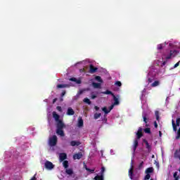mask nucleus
<instances>
[{
    "label": "nucleus",
    "instance_id": "26",
    "mask_svg": "<svg viewBox=\"0 0 180 180\" xmlns=\"http://www.w3.org/2000/svg\"><path fill=\"white\" fill-rule=\"evenodd\" d=\"M95 79L96 81H98V82H101V84L103 82V80H102V78L101 77V76H96Z\"/></svg>",
    "mask_w": 180,
    "mask_h": 180
},
{
    "label": "nucleus",
    "instance_id": "54",
    "mask_svg": "<svg viewBox=\"0 0 180 180\" xmlns=\"http://www.w3.org/2000/svg\"><path fill=\"white\" fill-rule=\"evenodd\" d=\"M60 101V102H63V101H64V98H63V97H61Z\"/></svg>",
    "mask_w": 180,
    "mask_h": 180
},
{
    "label": "nucleus",
    "instance_id": "31",
    "mask_svg": "<svg viewBox=\"0 0 180 180\" xmlns=\"http://www.w3.org/2000/svg\"><path fill=\"white\" fill-rule=\"evenodd\" d=\"M83 101L85 103H87L88 105H91V100H89V98H85Z\"/></svg>",
    "mask_w": 180,
    "mask_h": 180
},
{
    "label": "nucleus",
    "instance_id": "16",
    "mask_svg": "<svg viewBox=\"0 0 180 180\" xmlns=\"http://www.w3.org/2000/svg\"><path fill=\"white\" fill-rule=\"evenodd\" d=\"M92 86L93 88H95L96 89H101L102 88L101 86V83L93 82Z\"/></svg>",
    "mask_w": 180,
    "mask_h": 180
},
{
    "label": "nucleus",
    "instance_id": "13",
    "mask_svg": "<svg viewBox=\"0 0 180 180\" xmlns=\"http://www.w3.org/2000/svg\"><path fill=\"white\" fill-rule=\"evenodd\" d=\"M67 115L68 116H72V115H75V111H74V110L72 108H69L67 111Z\"/></svg>",
    "mask_w": 180,
    "mask_h": 180
},
{
    "label": "nucleus",
    "instance_id": "52",
    "mask_svg": "<svg viewBox=\"0 0 180 180\" xmlns=\"http://www.w3.org/2000/svg\"><path fill=\"white\" fill-rule=\"evenodd\" d=\"M159 136H160V137H161L162 136V133L160 131H159Z\"/></svg>",
    "mask_w": 180,
    "mask_h": 180
},
{
    "label": "nucleus",
    "instance_id": "9",
    "mask_svg": "<svg viewBox=\"0 0 180 180\" xmlns=\"http://www.w3.org/2000/svg\"><path fill=\"white\" fill-rule=\"evenodd\" d=\"M71 86L70 84H59L56 86L58 89H61L63 88H70Z\"/></svg>",
    "mask_w": 180,
    "mask_h": 180
},
{
    "label": "nucleus",
    "instance_id": "15",
    "mask_svg": "<svg viewBox=\"0 0 180 180\" xmlns=\"http://www.w3.org/2000/svg\"><path fill=\"white\" fill-rule=\"evenodd\" d=\"M60 161H64L65 160H67V153H60L59 155Z\"/></svg>",
    "mask_w": 180,
    "mask_h": 180
},
{
    "label": "nucleus",
    "instance_id": "18",
    "mask_svg": "<svg viewBox=\"0 0 180 180\" xmlns=\"http://www.w3.org/2000/svg\"><path fill=\"white\" fill-rule=\"evenodd\" d=\"M81 144V143L79 141H70V146L72 147H75V146H79Z\"/></svg>",
    "mask_w": 180,
    "mask_h": 180
},
{
    "label": "nucleus",
    "instance_id": "25",
    "mask_svg": "<svg viewBox=\"0 0 180 180\" xmlns=\"http://www.w3.org/2000/svg\"><path fill=\"white\" fill-rule=\"evenodd\" d=\"M172 127H173V131H176V130H178V129L176 128V124H175V121H174V120H172Z\"/></svg>",
    "mask_w": 180,
    "mask_h": 180
},
{
    "label": "nucleus",
    "instance_id": "42",
    "mask_svg": "<svg viewBox=\"0 0 180 180\" xmlns=\"http://www.w3.org/2000/svg\"><path fill=\"white\" fill-rule=\"evenodd\" d=\"M65 94H67L65 90L63 91V92L60 94L61 98H64V96L65 95Z\"/></svg>",
    "mask_w": 180,
    "mask_h": 180
},
{
    "label": "nucleus",
    "instance_id": "38",
    "mask_svg": "<svg viewBox=\"0 0 180 180\" xmlns=\"http://www.w3.org/2000/svg\"><path fill=\"white\" fill-rule=\"evenodd\" d=\"M117 86H122V82L120 81H117L115 84Z\"/></svg>",
    "mask_w": 180,
    "mask_h": 180
},
{
    "label": "nucleus",
    "instance_id": "43",
    "mask_svg": "<svg viewBox=\"0 0 180 180\" xmlns=\"http://www.w3.org/2000/svg\"><path fill=\"white\" fill-rule=\"evenodd\" d=\"M56 109L58 112H63V108H61V106H57Z\"/></svg>",
    "mask_w": 180,
    "mask_h": 180
},
{
    "label": "nucleus",
    "instance_id": "27",
    "mask_svg": "<svg viewBox=\"0 0 180 180\" xmlns=\"http://www.w3.org/2000/svg\"><path fill=\"white\" fill-rule=\"evenodd\" d=\"M63 165L64 167V168L65 169H67L68 168V160H65L63 162Z\"/></svg>",
    "mask_w": 180,
    "mask_h": 180
},
{
    "label": "nucleus",
    "instance_id": "17",
    "mask_svg": "<svg viewBox=\"0 0 180 180\" xmlns=\"http://www.w3.org/2000/svg\"><path fill=\"white\" fill-rule=\"evenodd\" d=\"M78 127H84V120H82V117L79 118L78 122H77Z\"/></svg>",
    "mask_w": 180,
    "mask_h": 180
},
{
    "label": "nucleus",
    "instance_id": "30",
    "mask_svg": "<svg viewBox=\"0 0 180 180\" xmlns=\"http://www.w3.org/2000/svg\"><path fill=\"white\" fill-rule=\"evenodd\" d=\"M174 157L175 158H179V160H180V153L179 151L176 150L174 153Z\"/></svg>",
    "mask_w": 180,
    "mask_h": 180
},
{
    "label": "nucleus",
    "instance_id": "21",
    "mask_svg": "<svg viewBox=\"0 0 180 180\" xmlns=\"http://www.w3.org/2000/svg\"><path fill=\"white\" fill-rule=\"evenodd\" d=\"M112 97H113V100H114L113 105H115V106L117 105H119V103H120V102H119V98H117L116 97V96H115V95H114Z\"/></svg>",
    "mask_w": 180,
    "mask_h": 180
},
{
    "label": "nucleus",
    "instance_id": "6",
    "mask_svg": "<svg viewBox=\"0 0 180 180\" xmlns=\"http://www.w3.org/2000/svg\"><path fill=\"white\" fill-rule=\"evenodd\" d=\"M179 51L177 50H171L170 51V53L169 55H168L167 57H166V60H169L171 59L172 57H175L177 54H179Z\"/></svg>",
    "mask_w": 180,
    "mask_h": 180
},
{
    "label": "nucleus",
    "instance_id": "46",
    "mask_svg": "<svg viewBox=\"0 0 180 180\" xmlns=\"http://www.w3.org/2000/svg\"><path fill=\"white\" fill-rule=\"evenodd\" d=\"M148 82L149 84L151 83V82H153V79L148 78Z\"/></svg>",
    "mask_w": 180,
    "mask_h": 180
},
{
    "label": "nucleus",
    "instance_id": "35",
    "mask_svg": "<svg viewBox=\"0 0 180 180\" xmlns=\"http://www.w3.org/2000/svg\"><path fill=\"white\" fill-rule=\"evenodd\" d=\"M180 139V128L177 131V136H176V140H179Z\"/></svg>",
    "mask_w": 180,
    "mask_h": 180
},
{
    "label": "nucleus",
    "instance_id": "44",
    "mask_svg": "<svg viewBox=\"0 0 180 180\" xmlns=\"http://www.w3.org/2000/svg\"><path fill=\"white\" fill-rule=\"evenodd\" d=\"M155 115L156 120H158V110L155 112Z\"/></svg>",
    "mask_w": 180,
    "mask_h": 180
},
{
    "label": "nucleus",
    "instance_id": "58",
    "mask_svg": "<svg viewBox=\"0 0 180 180\" xmlns=\"http://www.w3.org/2000/svg\"><path fill=\"white\" fill-rule=\"evenodd\" d=\"M146 126H148V125L146 124Z\"/></svg>",
    "mask_w": 180,
    "mask_h": 180
},
{
    "label": "nucleus",
    "instance_id": "39",
    "mask_svg": "<svg viewBox=\"0 0 180 180\" xmlns=\"http://www.w3.org/2000/svg\"><path fill=\"white\" fill-rule=\"evenodd\" d=\"M143 165H144V162H141L139 166H138V168L139 169H141V168H143Z\"/></svg>",
    "mask_w": 180,
    "mask_h": 180
},
{
    "label": "nucleus",
    "instance_id": "29",
    "mask_svg": "<svg viewBox=\"0 0 180 180\" xmlns=\"http://www.w3.org/2000/svg\"><path fill=\"white\" fill-rule=\"evenodd\" d=\"M105 167H102L101 171L100 172V175L105 176Z\"/></svg>",
    "mask_w": 180,
    "mask_h": 180
},
{
    "label": "nucleus",
    "instance_id": "33",
    "mask_svg": "<svg viewBox=\"0 0 180 180\" xmlns=\"http://www.w3.org/2000/svg\"><path fill=\"white\" fill-rule=\"evenodd\" d=\"M86 171H87L88 172H90V174H94V172H95V169H89V168H86Z\"/></svg>",
    "mask_w": 180,
    "mask_h": 180
},
{
    "label": "nucleus",
    "instance_id": "3",
    "mask_svg": "<svg viewBox=\"0 0 180 180\" xmlns=\"http://www.w3.org/2000/svg\"><path fill=\"white\" fill-rule=\"evenodd\" d=\"M57 136L53 135L52 137L49 138V144L51 147H54V146H57Z\"/></svg>",
    "mask_w": 180,
    "mask_h": 180
},
{
    "label": "nucleus",
    "instance_id": "11",
    "mask_svg": "<svg viewBox=\"0 0 180 180\" xmlns=\"http://www.w3.org/2000/svg\"><path fill=\"white\" fill-rule=\"evenodd\" d=\"M98 71V68L94 67V65L91 64L89 65V72L90 74H95Z\"/></svg>",
    "mask_w": 180,
    "mask_h": 180
},
{
    "label": "nucleus",
    "instance_id": "7",
    "mask_svg": "<svg viewBox=\"0 0 180 180\" xmlns=\"http://www.w3.org/2000/svg\"><path fill=\"white\" fill-rule=\"evenodd\" d=\"M115 105L112 104L110 107H109V110H108V108L106 107H103L102 108V110L103 112H105V115H108V113H110V110H112L113 109V108H115Z\"/></svg>",
    "mask_w": 180,
    "mask_h": 180
},
{
    "label": "nucleus",
    "instance_id": "10",
    "mask_svg": "<svg viewBox=\"0 0 180 180\" xmlns=\"http://www.w3.org/2000/svg\"><path fill=\"white\" fill-rule=\"evenodd\" d=\"M141 137H143V129L139 127L136 133V139L139 140Z\"/></svg>",
    "mask_w": 180,
    "mask_h": 180
},
{
    "label": "nucleus",
    "instance_id": "32",
    "mask_svg": "<svg viewBox=\"0 0 180 180\" xmlns=\"http://www.w3.org/2000/svg\"><path fill=\"white\" fill-rule=\"evenodd\" d=\"M144 131H145V133H146L147 134H151V129H150V128H146V129H144Z\"/></svg>",
    "mask_w": 180,
    "mask_h": 180
},
{
    "label": "nucleus",
    "instance_id": "50",
    "mask_svg": "<svg viewBox=\"0 0 180 180\" xmlns=\"http://www.w3.org/2000/svg\"><path fill=\"white\" fill-rule=\"evenodd\" d=\"M165 64H167V61H163V63H162V66H164V65H165Z\"/></svg>",
    "mask_w": 180,
    "mask_h": 180
},
{
    "label": "nucleus",
    "instance_id": "48",
    "mask_svg": "<svg viewBox=\"0 0 180 180\" xmlns=\"http://www.w3.org/2000/svg\"><path fill=\"white\" fill-rule=\"evenodd\" d=\"M91 98L92 99L96 98V95H91Z\"/></svg>",
    "mask_w": 180,
    "mask_h": 180
},
{
    "label": "nucleus",
    "instance_id": "55",
    "mask_svg": "<svg viewBox=\"0 0 180 180\" xmlns=\"http://www.w3.org/2000/svg\"><path fill=\"white\" fill-rule=\"evenodd\" d=\"M174 180H179V178H176L174 179Z\"/></svg>",
    "mask_w": 180,
    "mask_h": 180
},
{
    "label": "nucleus",
    "instance_id": "47",
    "mask_svg": "<svg viewBox=\"0 0 180 180\" xmlns=\"http://www.w3.org/2000/svg\"><path fill=\"white\" fill-rule=\"evenodd\" d=\"M154 126L155 128L158 127V124H157V121L154 122Z\"/></svg>",
    "mask_w": 180,
    "mask_h": 180
},
{
    "label": "nucleus",
    "instance_id": "23",
    "mask_svg": "<svg viewBox=\"0 0 180 180\" xmlns=\"http://www.w3.org/2000/svg\"><path fill=\"white\" fill-rule=\"evenodd\" d=\"M143 143H145L146 146V148L148 150H151V146H150V144H148V141H147V140L143 139Z\"/></svg>",
    "mask_w": 180,
    "mask_h": 180
},
{
    "label": "nucleus",
    "instance_id": "5",
    "mask_svg": "<svg viewBox=\"0 0 180 180\" xmlns=\"http://www.w3.org/2000/svg\"><path fill=\"white\" fill-rule=\"evenodd\" d=\"M134 166H133V160L131 161V167L129 170V176L130 179H134Z\"/></svg>",
    "mask_w": 180,
    "mask_h": 180
},
{
    "label": "nucleus",
    "instance_id": "40",
    "mask_svg": "<svg viewBox=\"0 0 180 180\" xmlns=\"http://www.w3.org/2000/svg\"><path fill=\"white\" fill-rule=\"evenodd\" d=\"M179 124H180V117H178L176 120V125L179 126Z\"/></svg>",
    "mask_w": 180,
    "mask_h": 180
},
{
    "label": "nucleus",
    "instance_id": "45",
    "mask_svg": "<svg viewBox=\"0 0 180 180\" xmlns=\"http://www.w3.org/2000/svg\"><path fill=\"white\" fill-rule=\"evenodd\" d=\"M179 63H180V60L174 65V68H176L177 67H179Z\"/></svg>",
    "mask_w": 180,
    "mask_h": 180
},
{
    "label": "nucleus",
    "instance_id": "57",
    "mask_svg": "<svg viewBox=\"0 0 180 180\" xmlns=\"http://www.w3.org/2000/svg\"><path fill=\"white\" fill-rule=\"evenodd\" d=\"M80 94H82V91H80Z\"/></svg>",
    "mask_w": 180,
    "mask_h": 180
},
{
    "label": "nucleus",
    "instance_id": "49",
    "mask_svg": "<svg viewBox=\"0 0 180 180\" xmlns=\"http://www.w3.org/2000/svg\"><path fill=\"white\" fill-rule=\"evenodd\" d=\"M94 109L98 111V110H99V107L96 105V106H94Z\"/></svg>",
    "mask_w": 180,
    "mask_h": 180
},
{
    "label": "nucleus",
    "instance_id": "8",
    "mask_svg": "<svg viewBox=\"0 0 180 180\" xmlns=\"http://www.w3.org/2000/svg\"><path fill=\"white\" fill-rule=\"evenodd\" d=\"M52 115L53 119H55L56 122H57V123H60V122H63L62 120H60V115L57 114L56 111H53L52 112Z\"/></svg>",
    "mask_w": 180,
    "mask_h": 180
},
{
    "label": "nucleus",
    "instance_id": "24",
    "mask_svg": "<svg viewBox=\"0 0 180 180\" xmlns=\"http://www.w3.org/2000/svg\"><path fill=\"white\" fill-rule=\"evenodd\" d=\"M103 94L104 95H111L112 96H115V94H113V93L109 90H106L105 91H103Z\"/></svg>",
    "mask_w": 180,
    "mask_h": 180
},
{
    "label": "nucleus",
    "instance_id": "28",
    "mask_svg": "<svg viewBox=\"0 0 180 180\" xmlns=\"http://www.w3.org/2000/svg\"><path fill=\"white\" fill-rule=\"evenodd\" d=\"M101 116H102V114L96 112L94 114V119H95V120L99 119V117H101Z\"/></svg>",
    "mask_w": 180,
    "mask_h": 180
},
{
    "label": "nucleus",
    "instance_id": "1",
    "mask_svg": "<svg viewBox=\"0 0 180 180\" xmlns=\"http://www.w3.org/2000/svg\"><path fill=\"white\" fill-rule=\"evenodd\" d=\"M56 127V134H58V136H60V137H64V136H65V134L63 130V129L65 127V124H64V122L60 121L59 123H57Z\"/></svg>",
    "mask_w": 180,
    "mask_h": 180
},
{
    "label": "nucleus",
    "instance_id": "53",
    "mask_svg": "<svg viewBox=\"0 0 180 180\" xmlns=\"http://www.w3.org/2000/svg\"><path fill=\"white\" fill-rule=\"evenodd\" d=\"M84 168H85V169L86 170V168H88V167L86 166V165H84Z\"/></svg>",
    "mask_w": 180,
    "mask_h": 180
},
{
    "label": "nucleus",
    "instance_id": "34",
    "mask_svg": "<svg viewBox=\"0 0 180 180\" xmlns=\"http://www.w3.org/2000/svg\"><path fill=\"white\" fill-rule=\"evenodd\" d=\"M143 119L144 123L147 124L148 120H147V117L146 116V114H143Z\"/></svg>",
    "mask_w": 180,
    "mask_h": 180
},
{
    "label": "nucleus",
    "instance_id": "4",
    "mask_svg": "<svg viewBox=\"0 0 180 180\" xmlns=\"http://www.w3.org/2000/svg\"><path fill=\"white\" fill-rule=\"evenodd\" d=\"M44 167L46 169H48L49 171H51V169H54V165L53 162L46 160L44 163Z\"/></svg>",
    "mask_w": 180,
    "mask_h": 180
},
{
    "label": "nucleus",
    "instance_id": "12",
    "mask_svg": "<svg viewBox=\"0 0 180 180\" xmlns=\"http://www.w3.org/2000/svg\"><path fill=\"white\" fill-rule=\"evenodd\" d=\"M137 147H139V139H135L134 141V146H133L134 153H136V150H137Z\"/></svg>",
    "mask_w": 180,
    "mask_h": 180
},
{
    "label": "nucleus",
    "instance_id": "41",
    "mask_svg": "<svg viewBox=\"0 0 180 180\" xmlns=\"http://www.w3.org/2000/svg\"><path fill=\"white\" fill-rule=\"evenodd\" d=\"M173 176L174 179L179 178V176H178V172H175L173 174Z\"/></svg>",
    "mask_w": 180,
    "mask_h": 180
},
{
    "label": "nucleus",
    "instance_id": "51",
    "mask_svg": "<svg viewBox=\"0 0 180 180\" xmlns=\"http://www.w3.org/2000/svg\"><path fill=\"white\" fill-rule=\"evenodd\" d=\"M57 102V98H54L53 100V103H56Z\"/></svg>",
    "mask_w": 180,
    "mask_h": 180
},
{
    "label": "nucleus",
    "instance_id": "36",
    "mask_svg": "<svg viewBox=\"0 0 180 180\" xmlns=\"http://www.w3.org/2000/svg\"><path fill=\"white\" fill-rule=\"evenodd\" d=\"M165 44H160L158 47L159 50H162V49H164V47H165Z\"/></svg>",
    "mask_w": 180,
    "mask_h": 180
},
{
    "label": "nucleus",
    "instance_id": "56",
    "mask_svg": "<svg viewBox=\"0 0 180 180\" xmlns=\"http://www.w3.org/2000/svg\"><path fill=\"white\" fill-rule=\"evenodd\" d=\"M156 165L158 166V163H157Z\"/></svg>",
    "mask_w": 180,
    "mask_h": 180
},
{
    "label": "nucleus",
    "instance_id": "20",
    "mask_svg": "<svg viewBox=\"0 0 180 180\" xmlns=\"http://www.w3.org/2000/svg\"><path fill=\"white\" fill-rule=\"evenodd\" d=\"M65 173L68 174V175H73L74 174V170L72 169H65Z\"/></svg>",
    "mask_w": 180,
    "mask_h": 180
},
{
    "label": "nucleus",
    "instance_id": "37",
    "mask_svg": "<svg viewBox=\"0 0 180 180\" xmlns=\"http://www.w3.org/2000/svg\"><path fill=\"white\" fill-rule=\"evenodd\" d=\"M151 86H158V80L155 81L152 84Z\"/></svg>",
    "mask_w": 180,
    "mask_h": 180
},
{
    "label": "nucleus",
    "instance_id": "22",
    "mask_svg": "<svg viewBox=\"0 0 180 180\" xmlns=\"http://www.w3.org/2000/svg\"><path fill=\"white\" fill-rule=\"evenodd\" d=\"M105 179H104V176H102V175H96L95 177H94V180H104Z\"/></svg>",
    "mask_w": 180,
    "mask_h": 180
},
{
    "label": "nucleus",
    "instance_id": "2",
    "mask_svg": "<svg viewBox=\"0 0 180 180\" xmlns=\"http://www.w3.org/2000/svg\"><path fill=\"white\" fill-rule=\"evenodd\" d=\"M154 173V168L153 167H148L145 170V174H146L144 176V180H148L150 178H151V174Z\"/></svg>",
    "mask_w": 180,
    "mask_h": 180
},
{
    "label": "nucleus",
    "instance_id": "19",
    "mask_svg": "<svg viewBox=\"0 0 180 180\" xmlns=\"http://www.w3.org/2000/svg\"><path fill=\"white\" fill-rule=\"evenodd\" d=\"M69 81H72V82H76V84H81L82 82L80 79H77L75 77H71L69 79Z\"/></svg>",
    "mask_w": 180,
    "mask_h": 180
},
{
    "label": "nucleus",
    "instance_id": "14",
    "mask_svg": "<svg viewBox=\"0 0 180 180\" xmlns=\"http://www.w3.org/2000/svg\"><path fill=\"white\" fill-rule=\"evenodd\" d=\"M73 158L75 160H81V158H82V153H76L73 155Z\"/></svg>",
    "mask_w": 180,
    "mask_h": 180
}]
</instances>
